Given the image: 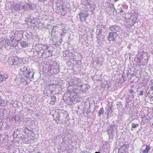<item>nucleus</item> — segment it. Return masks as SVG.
<instances>
[{"label":"nucleus","instance_id":"f257e3e1","mask_svg":"<svg viewBox=\"0 0 153 153\" xmlns=\"http://www.w3.org/2000/svg\"><path fill=\"white\" fill-rule=\"evenodd\" d=\"M19 70L24 76L28 79H30L33 77L34 72L31 71L27 67L24 66L20 68Z\"/></svg>","mask_w":153,"mask_h":153},{"label":"nucleus","instance_id":"f03ea898","mask_svg":"<svg viewBox=\"0 0 153 153\" xmlns=\"http://www.w3.org/2000/svg\"><path fill=\"white\" fill-rule=\"evenodd\" d=\"M69 92L70 93V99L71 101L74 103L79 101V98L76 93L74 91H70Z\"/></svg>","mask_w":153,"mask_h":153},{"label":"nucleus","instance_id":"7ed1b4c3","mask_svg":"<svg viewBox=\"0 0 153 153\" xmlns=\"http://www.w3.org/2000/svg\"><path fill=\"white\" fill-rule=\"evenodd\" d=\"M117 125L114 124L111 125L107 130L108 134H115L117 132Z\"/></svg>","mask_w":153,"mask_h":153},{"label":"nucleus","instance_id":"20e7f679","mask_svg":"<svg viewBox=\"0 0 153 153\" xmlns=\"http://www.w3.org/2000/svg\"><path fill=\"white\" fill-rule=\"evenodd\" d=\"M80 20L81 22L85 21L86 18L88 16V13L85 11L81 12L79 14Z\"/></svg>","mask_w":153,"mask_h":153},{"label":"nucleus","instance_id":"39448f33","mask_svg":"<svg viewBox=\"0 0 153 153\" xmlns=\"http://www.w3.org/2000/svg\"><path fill=\"white\" fill-rule=\"evenodd\" d=\"M109 29H110L111 31V32L114 33H117V32H119L120 30V27L116 26L113 25L110 27Z\"/></svg>","mask_w":153,"mask_h":153},{"label":"nucleus","instance_id":"423d86ee","mask_svg":"<svg viewBox=\"0 0 153 153\" xmlns=\"http://www.w3.org/2000/svg\"><path fill=\"white\" fill-rule=\"evenodd\" d=\"M118 36V35L117 33H112V32H110L109 33V35L108 36V40L110 41H114L115 40V39Z\"/></svg>","mask_w":153,"mask_h":153},{"label":"nucleus","instance_id":"0eeeda50","mask_svg":"<svg viewBox=\"0 0 153 153\" xmlns=\"http://www.w3.org/2000/svg\"><path fill=\"white\" fill-rule=\"evenodd\" d=\"M13 65H18L20 63L22 62V59L20 58H19L17 56H13Z\"/></svg>","mask_w":153,"mask_h":153},{"label":"nucleus","instance_id":"6e6552de","mask_svg":"<svg viewBox=\"0 0 153 153\" xmlns=\"http://www.w3.org/2000/svg\"><path fill=\"white\" fill-rule=\"evenodd\" d=\"M87 2L88 4L90 5V7H91L92 10H94L96 6L94 3L93 0H87Z\"/></svg>","mask_w":153,"mask_h":153},{"label":"nucleus","instance_id":"1a4fd4ad","mask_svg":"<svg viewBox=\"0 0 153 153\" xmlns=\"http://www.w3.org/2000/svg\"><path fill=\"white\" fill-rule=\"evenodd\" d=\"M25 7L24 4L22 2H20L19 4L18 5L17 8V9L20 10L23 9H24V7Z\"/></svg>","mask_w":153,"mask_h":153},{"label":"nucleus","instance_id":"9d476101","mask_svg":"<svg viewBox=\"0 0 153 153\" xmlns=\"http://www.w3.org/2000/svg\"><path fill=\"white\" fill-rule=\"evenodd\" d=\"M13 56H11L8 59L7 62L9 64L11 65H13Z\"/></svg>","mask_w":153,"mask_h":153},{"label":"nucleus","instance_id":"9b49d317","mask_svg":"<svg viewBox=\"0 0 153 153\" xmlns=\"http://www.w3.org/2000/svg\"><path fill=\"white\" fill-rule=\"evenodd\" d=\"M51 101L50 102V104L53 105L55 104L56 101V97L55 96H52L51 97Z\"/></svg>","mask_w":153,"mask_h":153},{"label":"nucleus","instance_id":"f8f14e48","mask_svg":"<svg viewBox=\"0 0 153 153\" xmlns=\"http://www.w3.org/2000/svg\"><path fill=\"white\" fill-rule=\"evenodd\" d=\"M146 146L145 149L142 151L141 153H148V151L151 148L149 146L146 145Z\"/></svg>","mask_w":153,"mask_h":153},{"label":"nucleus","instance_id":"ddd939ff","mask_svg":"<svg viewBox=\"0 0 153 153\" xmlns=\"http://www.w3.org/2000/svg\"><path fill=\"white\" fill-rule=\"evenodd\" d=\"M78 80L77 79H76V80H75V81H72V83H71V81L70 82V83H69V85L70 86H72L74 85H76L78 86L79 85V83L78 82Z\"/></svg>","mask_w":153,"mask_h":153},{"label":"nucleus","instance_id":"4468645a","mask_svg":"<svg viewBox=\"0 0 153 153\" xmlns=\"http://www.w3.org/2000/svg\"><path fill=\"white\" fill-rule=\"evenodd\" d=\"M45 28V26L42 23H39L38 28L39 30H42V29Z\"/></svg>","mask_w":153,"mask_h":153},{"label":"nucleus","instance_id":"2eb2a0df","mask_svg":"<svg viewBox=\"0 0 153 153\" xmlns=\"http://www.w3.org/2000/svg\"><path fill=\"white\" fill-rule=\"evenodd\" d=\"M131 125L132 127L131 128V130L132 131L135 128L139 126V124H134V123H132L131 124Z\"/></svg>","mask_w":153,"mask_h":153},{"label":"nucleus","instance_id":"dca6fc26","mask_svg":"<svg viewBox=\"0 0 153 153\" xmlns=\"http://www.w3.org/2000/svg\"><path fill=\"white\" fill-rule=\"evenodd\" d=\"M104 61L103 58L102 57H100L98 58V62L99 63H101L103 62Z\"/></svg>","mask_w":153,"mask_h":153},{"label":"nucleus","instance_id":"f3484780","mask_svg":"<svg viewBox=\"0 0 153 153\" xmlns=\"http://www.w3.org/2000/svg\"><path fill=\"white\" fill-rule=\"evenodd\" d=\"M104 112V109L103 108H101L100 110L98 111V116H100L101 114H102Z\"/></svg>","mask_w":153,"mask_h":153},{"label":"nucleus","instance_id":"a211bd4d","mask_svg":"<svg viewBox=\"0 0 153 153\" xmlns=\"http://www.w3.org/2000/svg\"><path fill=\"white\" fill-rule=\"evenodd\" d=\"M21 46L23 47H26L27 46V44L26 42H23L21 43Z\"/></svg>","mask_w":153,"mask_h":153},{"label":"nucleus","instance_id":"6ab92c4d","mask_svg":"<svg viewBox=\"0 0 153 153\" xmlns=\"http://www.w3.org/2000/svg\"><path fill=\"white\" fill-rule=\"evenodd\" d=\"M24 79L23 78L21 79L19 78H17V77L16 79H15V81L16 82H17L18 81H19V82H24Z\"/></svg>","mask_w":153,"mask_h":153},{"label":"nucleus","instance_id":"aec40b11","mask_svg":"<svg viewBox=\"0 0 153 153\" xmlns=\"http://www.w3.org/2000/svg\"><path fill=\"white\" fill-rule=\"evenodd\" d=\"M117 105V108L119 109L120 108V109L122 108V105L121 104V102H118Z\"/></svg>","mask_w":153,"mask_h":153},{"label":"nucleus","instance_id":"412c9836","mask_svg":"<svg viewBox=\"0 0 153 153\" xmlns=\"http://www.w3.org/2000/svg\"><path fill=\"white\" fill-rule=\"evenodd\" d=\"M30 4H28L26 5L25 6V7H24V9L25 10H26L29 11L30 10Z\"/></svg>","mask_w":153,"mask_h":153},{"label":"nucleus","instance_id":"4be33fe9","mask_svg":"<svg viewBox=\"0 0 153 153\" xmlns=\"http://www.w3.org/2000/svg\"><path fill=\"white\" fill-rule=\"evenodd\" d=\"M56 6L57 7V9H58L59 10H60L61 9H62V7L60 5V4L57 3Z\"/></svg>","mask_w":153,"mask_h":153},{"label":"nucleus","instance_id":"5701e85b","mask_svg":"<svg viewBox=\"0 0 153 153\" xmlns=\"http://www.w3.org/2000/svg\"><path fill=\"white\" fill-rule=\"evenodd\" d=\"M112 111L111 109V107L109 105L108 107V112L109 113H112Z\"/></svg>","mask_w":153,"mask_h":153},{"label":"nucleus","instance_id":"b1692460","mask_svg":"<svg viewBox=\"0 0 153 153\" xmlns=\"http://www.w3.org/2000/svg\"><path fill=\"white\" fill-rule=\"evenodd\" d=\"M128 146L126 144L123 145L122 146V148L125 150H126V148H127Z\"/></svg>","mask_w":153,"mask_h":153},{"label":"nucleus","instance_id":"393cba45","mask_svg":"<svg viewBox=\"0 0 153 153\" xmlns=\"http://www.w3.org/2000/svg\"><path fill=\"white\" fill-rule=\"evenodd\" d=\"M4 79L3 76L0 74V82H2Z\"/></svg>","mask_w":153,"mask_h":153},{"label":"nucleus","instance_id":"a878e982","mask_svg":"<svg viewBox=\"0 0 153 153\" xmlns=\"http://www.w3.org/2000/svg\"><path fill=\"white\" fill-rule=\"evenodd\" d=\"M3 76L4 79H5V80L8 78V75L6 74H3Z\"/></svg>","mask_w":153,"mask_h":153},{"label":"nucleus","instance_id":"bb28decb","mask_svg":"<svg viewBox=\"0 0 153 153\" xmlns=\"http://www.w3.org/2000/svg\"><path fill=\"white\" fill-rule=\"evenodd\" d=\"M58 28V27L57 26H54L53 27V29L52 30V31L55 32L56 31V30Z\"/></svg>","mask_w":153,"mask_h":153},{"label":"nucleus","instance_id":"cd10ccee","mask_svg":"<svg viewBox=\"0 0 153 153\" xmlns=\"http://www.w3.org/2000/svg\"><path fill=\"white\" fill-rule=\"evenodd\" d=\"M143 91H141L140 92L139 95L140 96H142L143 95Z\"/></svg>","mask_w":153,"mask_h":153},{"label":"nucleus","instance_id":"c85d7f7f","mask_svg":"<svg viewBox=\"0 0 153 153\" xmlns=\"http://www.w3.org/2000/svg\"><path fill=\"white\" fill-rule=\"evenodd\" d=\"M80 153H90L89 152L87 151H82Z\"/></svg>","mask_w":153,"mask_h":153},{"label":"nucleus","instance_id":"c756f323","mask_svg":"<svg viewBox=\"0 0 153 153\" xmlns=\"http://www.w3.org/2000/svg\"><path fill=\"white\" fill-rule=\"evenodd\" d=\"M30 9H33V5L32 4H30Z\"/></svg>","mask_w":153,"mask_h":153},{"label":"nucleus","instance_id":"7c9ffc66","mask_svg":"<svg viewBox=\"0 0 153 153\" xmlns=\"http://www.w3.org/2000/svg\"><path fill=\"white\" fill-rule=\"evenodd\" d=\"M129 92L130 94H132L134 93V91L132 90H130Z\"/></svg>","mask_w":153,"mask_h":153},{"label":"nucleus","instance_id":"2f4dec72","mask_svg":"<svg viewBox=\"0 0 153 153\" xmlns=\"http://www.w3.org/2000/svg\"><path fill=\"white\" fill-rule=\"evenodd\" d=\"M123 12V10L122 9H121L120 10V12L121 13H122Z\"/></svg>","mask_w":153,"mask_h":153},{"label":"nucleus","instance_id":"473e14b6","mask_svg":"<svg viewBox=\"0 0 153 153\" xmlns=\"http://www.w3.org/2000/svg\"><path fill=\"white\" fill-rule=\"evenodd\" d=\"M2 102H3V101H2L1 100V98H0V104H1V103H2Z\"/></svg>","mask_w":153,"mask_h":153},{"label":"nucleus","instance_id":"72a5a7b5","mask_svg":"<svg viewBox=\"0 0 153 153\" xmlns=\"http://www.w3.org/2000/svg\"><path fill=\"white\" fill-rule=\"evenodd\" d=\"M65 33L64 32H63L61 34V36H64V35H65Z\"/></svg>","mask_w":153,"mask_h":153},{"label":"nucleus","instance_id":"f704fd0d","mask_svg":"<svg viewBox=\"0 0 153 153\" xmlns=\"http://www.w3.org/2000/svg\"><path fill=\"white\" fill-rule=\"evenodd\" d=\"M118 153H126V152L124 151L122 152H119Z\"/></svg>","mask_w":153,"mask_h":153},{"label":"nucleus","instance_id":"c9c22d12","mask_svg":"<svg viewBox=\"0 0 153 153\" xmlns=\"http://www.w3.org/2000/svg\"><path fill=\"white\" fill-rule=\"evenodd\" d=\"M25 131H26V130H28V131H29V129H28V128H25Z\"/></svg>","mask_w":153,"mask_h":153},{"label":"nucleus","instance_id":"e433bc0d","mask_svg":"<svg viewBox=\"0 0 153 153\" xmlns=\"http://www.w3.org/2000/svg\"><path fill=\"white\" fill-rule=\"evenodd\" d=\"M60 42L62 41V37L60 39Z\"/></svg>","mask_w":153,"mask_h":153},{"label":"nucleus","instance_id":"4c0bfd02","mask_svg":"<svg viewBox=\"0 0 153 153\" xmlns=\"http://www.w3.org/2000/svg\"><path fill=\"white\" fill-rule=\"evenodd\" d=\"M119 0H114V1L115 2H117V1H118Z\"/></svg>","mask_w":153,"mask_h":153},{"label":"nucleus","instance_id":"58836bf2","mask_svg":"<svg viewBox=\"0 0 153 153\" xmlns=\"http://www.w3.org/2000/svg\"><path fill=\"white\" fill-rule=\"evenodd\" d=\"M151 82H152V85L153 86V81H151Z\"/></svg>","mask_w":153,"mask_h":153},{"label":"nucleus","instance_id":"ea45409f","mask_svg":"<svg viewBox=\"0 0 153 153\" xmlns=\"http://www.w3.org/2000/svg\"><path fill=\"white\" fill-rule=\"evenodd\" d=\"M35 153H41L40 152H35Z\"/></svg>","mask_w":153,"mask_h":153},{"label":"nucleus","instance_id":"a19ab883","mask_svg":"<svg viewBox=\"0 0 153 153\" xmlns=\"http://www.w3.org/2000/svg\"><path fill=\"white\" fill-rule=\"evenodd\" d=\"M25 82H26V83H27V82L26 81V80H25Z\"/></svg>","mask_w":153,"mask_h":153},{"label":"nucleus","instance_id":"79ce46f5","mask_svg":"<svg viewBox=\"0 0 153 153\" xmlns=\"http://www.w3.org/2000/svg\"><path fill=\"white\" fill-rule=\"evenodd\" d=\"M132 96H133V97H134V96L133 95H132Z\"/></svg>","mask_w":153,"mask_h":153}]
</instances>
